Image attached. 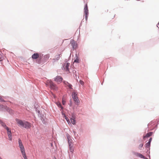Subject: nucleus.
<instances>
[{"instance_id":"45","label":"nucleus","mask_w":159,"mask_h":159,"mask_svg":"<svg viewBox=\"0 0 159 159\" xmlns=\"http://www.w3.org/2000/svg\"><path fill=\"white\" fill-rule=\"evenodd\" d=\"M159 25V22L158 23V24H157V27H158V25Z\"/></svg>"},{"instance_id":"53","label":"nucleus","mask_w":159,"mask_h":159,"mask_svg":"<svg viewBox=\"0 0 159 159\" xmlns=\"http://www.w3.org/2000/svg\"><path fill=\"white\" fill-rule=\"evenodd\" d=\"M70 106H71V103H70Z\"/></svg>"},{"instance_id":"22","label":"nucleus","mask_w":159,"mask_h":159,"mask_svg":"<svg viewBox=\"0 0 159 159\" xmlns=\"http://www.w3.org/2000/svg\"><path fill=\"white\" fill-rule=\"evenodd\" d=\"M7 135L9 140L11 141L12 139L11 133L8 134Z\"/></svg>"},{"instance_id":"35","label":"nucleus","mask_w":159,"mask_h":159,"mask_svg":"<svg viewBox=\"0 0 159 159\" xmlns=\"http://www.w3.org/2000/svg\"><path fill=\"white\" fill-rule=\"evenodd\" d=\"M72 142L73 141L72 140H69V142H68L69 146V144H70V145H72Z\"/></svg>"},{"instance_id":"37","label":"nucleus","mask_w":159,"mask_h":159,"mask_svg":"<svg viewBox=\"0 0 159 159\" xmlns=\"http://www.w3.org/2000/svg\"><path fill=\"white\" fill-rule=\"evenodd\" d=\"M66 120V121L68 123L69 122H70V120L69 119V118L66 116V117H65V118Z\"/></svg>"},{"instance_id":"6","label":"nucleus","mask_w":159,"mask_h":159,"mask_svg":"<svg viewBox=\"0 0 159 159\" xmlns=\"http://www.w3.org/2000/svg\"><path fill=\"white\" fill-rule=\"evenodd\" d=\"M77 93L76 92H73L72 93V97L74 101L76 103H78L79 101L78 99V97H77Z\"/></svg>"},{"instance_id":"9","label":"nucleus","mask_w":159,"mask_h":159,"mask_svg":"<svg viewBox=\"0 0 159 159\" xmlns=\"http://www.w3.org/2000/svg\"><path fill=\"white\" fill-rule=\"evenodd\" d=\"M75 119V116L74 115H72L71 117L70 118V120L71 123L73 125H75L76 123Z\"/></svg>"},{"instance_id":"44","label":"nucleus","mask_w":159,"mask_h":159,"mask_svg":"<svg viewBox=\"0 0 159 159\" xmlns=\"http://www.w3.org/2000/svg\"><path fill=\"white\" fill-rule=\"evenodd\" d=\"M86 1H87V0H83L84 2V3H85V2H86Z\"/></svg>"},{"instance_id":"4","label":"nucleus","mask_w":159,"mask_h":159,"mask_svg":"<svg viewBox=\"0 0 159 159\" xmlns=\"http://www.w3.org/2000/svg\"><path fill=\"white\" fill-rule=\"evenodd\" d=\"M18 143L19 147L20 149V150L22 154H24L25 153V148L23 144L22 143L20 139H18Z\"/></svg>"},{"instance_id":"51","label":"nucleus","mask_w":159,"mask_h":159,"mask_svg":"<svg viewBox=\"0 0 159 159\" xmlns=\"http://www.w3.org/2000/svg\"><path fill=\"white\" fill-rule=\"evenodd\" d=\"M73 132L74 133H75V131H73Z\"/></svg>"},{"instance_id":"42","label":"nucleus","mask_w":159,"mask_h":159,"mask_svg":"<svg viewBox=\"0 0 159 159\" xmlns=\"http://www.w3.org/2000/svg\"><path fill=\"white\" fill-rule=\"evenodd\" d=\"M61 110L62 111L61 112V114H62V115L63 116H65V114L63 112V110Z\"/></svg>"},{"instance_id":"27","label":"nucleus","mask_w":159,"mask_h":159,"mask_svg":"<svg viewBox=\"0 0 159 159\" xmlns=\"http://www.w3.org/2000/svg\"><path fill=\"white\" fill-rule=\"evenodd\" d=\"M147 151L146 152V153L148 154V157L149 158H150V155H149L150 153V150H148V148H147Z\"/></svg>"},{"instance_id":"13","label":"nucleus","mask_w":159,"mask_h":159,"mask_svg":"<svg viewBox=\"0 0 159 159\" xmlns=\"http://www.w3.org/2000/svg\"><path fill=\"white\" fill-rule=\"evenodd\" d=\"M153 134V132H150L147 133L145 135L143 136V139L144 140H145L146 138H148L151 136Z\"/></svg>"},{"instance_id":"18","label":"nucleus","mask_w":159,"mask_h":159,"mask_svg":"<svg viewBox=\"0 0 159 159\" xmlns=\"http://www.w3.org/2000/svg\"><path fill=\"white\" fill-rule=\"evenodd\" d=\"M75 56L76 57V59L74 60V62L76 63H79V57L78 56L77 54H75Z\"/></svg>"},{"instance_id":"26","label":"nucleus","mask_w":159,"mask_h":159,"mask_svg":"<svg viewBox=\"0 0 159 159\" xmlns=\"http://www.w3.org/2000/svg\"><path fill=\"white\" fill-rule=\"evenodd\" d=\"M1 125L2 126L4 129L6 128L7 127L6 124L4 123L3 122H2V123H1Z\"/></svg>"},{"instance_id":"52","label":"nucleus","mask_w":159,"mask_h":159,"mask_svg":"<svg viewBox=\"0 0 159 159\" xmlns=\"http://www.w3.org/2000/svg\"><path fill=\"white\" fill-rule=\"evenodd\" d=\"M0 159H2L1 157H0Z\"/></svg>"},{"instance_id":"19","label":"nucleus","mask_w":159,"mask_h":159,"mask_svg":"<svg viewBox=\"0 0 159 159\" xmlns=\"http://www.w3.org/2000/svg\"><path fill=\"white\" fill-rule=\"evenodd\" d=\"M60 55H57L55 56V58H53V60L54 61V62H55V61H57L58 60L60 59Z\"/></svg>"},{"instance_id":"15","label":"nucleus","mask_w":159,"mask_h":159,"mask_svg":"<svg viewBox=\"0 0 159 159\" xmlns=\"http://www.w3.org/2000/svg\"><path fill=\"white\" fill-rule=\"evenodd\" d=\"M49 57V54L45 55L44 56L43 60V61H44V63H45L47 61Z\"/></svg>"},{"instance_id":"12","label":"nucleus","mask_w":159,"mask_h":159,"mask_svg":"<svg viewBox=\"0 0 159 159\" xmlns=\"http://www.w3.org/2000/svg\"><path fill=\"white\" fill-rule=\"evenodd\" d=\"M39 54L38 53H36L33 54L31 56V58L33 59H37L39 57Z\"/></svg>"},{"instance_id":"40","label":"nucleus","mask_w":159,"mask_h":159,"mask_svg":"<svg viewBox=\"0 0 159 159\" xmlns=\"http://www.w3.org/2000/svg\"><path fill=\"white\" fill-rule=\"evenodd\" d=\"M154 123V122L153 121H152L148 125V126L149 125H152V124Z\"/></svg>"},{"instance_id":"47","label":"nucleus","mask_w":159,"mask_h":159,"mask_svg":"<svg viewBox=\"0 0 159 159\" xmlns=\"http://www.w3.org/2000/svg\"><path fill=\"white\" fill-rule=\"evenodd\" d=\"M63 116L65 118V117H66L67 116L66 114L65 116Z\"/></svg>"},{"instance_id":"16","label":"nucleus","mask_w":159,"mask_h":159,"mask_svg":"<svg viewBox=\"0 0 159 159\" xmlns=\"http://www.w3.org/2000/svg\"><path fill=\"white\" fill-rule=\"evenodd\" d=\"M56 103L59 107L61 108V110H63L64 107L62 106L61 103L60 102H57Z\"/></svg>"},{"instance_id":"41","label":"nucleus","mask_w":159,"mask_h":159,"mask_svg":"<svg viewBox=\"0 0 159 159\" xmlns=\"http://www.w3.org/2000/svg\"><path fill=\"white\" fill-rule=\"evenodd\" d=\"M152 137H151L149 138V139L148 140V142H150V143H151V142L152 141Z\"/></svg>"},{"instance_id":"33","label":"nucleus","mask_w":159,"mask_h":159,"mask_svg":"<svg viewBox=\"0 0 159 159\" xmlns=\"http://www.w3.org/2000/svg\"><path fill=\"white\" fill-rule=\"evenodd\" d=\"M45 118H44V119H43L41 120H42V123L43 124H46V121H45Z\"/></svg>"},{"instance_id":"29","label":"nucleus","mask_w":159,"mask_h":159,"mask_svg":"<svg viewBox=\"0 0 159 159\" xmlns=\"http://www.w3.org/2000/svg\"><path fill=\"white\" fill-rule=\"evenodd\" d=\"M67 86L69 87V88L71 89H72L73 88H72V85L70 84L69 83L68 84Z\"/></svg>"},{"instance_id":"30","label":"nucleus","mask_w":159,"mask_h":159,"mask_svg":"<svg viewBox=\"0 0 159 159\" xmlns=\"http://www.w3.org/2000/svg\"><path fill=\"white\" fill-rule=\"evenodd\" d=\"M39 116L40 118V120H41V119H43H43L44 118V116L43 114H41L39 115Z\"/></svg>"},{"instance_id":"17","label":"nucleus","mask_w":159,"mask_h":159,"mask_svg":"<svg viewBox=\"0 0 159 159\" xmlns=\"http://www.w3.org/2000/svg\"><path fill=\"white\" fill-rule=\"evenodd\" d=\"M151 146V143L150 142H148L146 143L145 145V146L146 148V149H147V148H148V150H150V147Z\"/></svg>"},{"instance_id":"49","label":"nucleus","mask_w":159,"mask_h":159,"mask_svg":"<svg viewBox=\"0 0 159 159\" xmlns=\"http://www.w3.org/2000/svg\"><path fill=\"white\" fill-rule=\"evenodd\" d=\"M143 159H148V158H147V157H145V158H143Z\"/></svg>"},{"instance_id":"23","label":"nucleus","mask_w":159,"mask_h":159,"mask_svg":"<svg viewBox=\"0 0 159 159\" xmlns=\"http://www.w3.org/2000/svg\"><path fill=\"white\" fill-rule=\"evenodd\" d=\"M66 136L68 142H69L70 136L69 134L68 133H67L66 134Z\"/></svg>"},{"instance_id":"3","label":"nucleus","mask_w":159,"mask_h":159,"mask_svg":"<svg viewBox=\"0 0 159 159\" xmlns=\"http://www.w3.org/2000/svg\"><path fill=\"white\" fill-rule=\"evenodd\" d=\"M5 110L8 112L10 114L13 113V111L11 109L6 106H4L0 104V111H3Z\"/></svg>"},{"instance_id":"14","label":"nucleus","mask_w":159,"mask_h":159,"mask_svg":"<svg viewBox=\"0 0 159 159\" xmlns=\"http://www.w3.org/2000/svg\"><path fill=\"white\" fill-rule=\"evenodd\" d=\"M70 64L69 63L67 62L66 64V65H65V67H64V65H63V68L64 69L66 70V71H69V66Z\"/></svg>"},{"instance_id":"31","label":"nucleus","mask_w":159,"mask_h":159,"mask_svg":"<svg viewBox=\"0 0 159 159\" xmlns=\"http://www.w3.org/2000/svg\"><path fill=\"white\" fill-rule=\"evenodd\" d=\"M22 155L23 157L24 158V159H28L25 153L24 154H22Z\"/></svg>"},{"instance_id":"7","label":"nucleus","mask_w":159,"mask_h":159,"mask_svg":"<svg viewBox=\"0 0 159 159\" xmlns=\"http://www.w3.org/2000/svg\"><path fill=\"white\" fill-rule=\"evenodd\" d=\"M70 43L71 44L72 49L73 50L76 49L78 46V45L75 41L73 40H71L70 41Z\"/></svg>"},{"instance_id":"28","label":"nucleus","mask_w":159,"mask_h":159,"mask_svg":"<svg viewBox=\"0 0 159 159\" xmlns=\"http://www.w3.org/2000/svg\"><path fill=\"white\" fill-rule=\"evenodd\" d=\"M143 143H141L139 145V146L138 147V148H139V149L141 150H142V148L143 146Z\"/></svg>"},{"instance_id":"8","label":"nucleus","mask_w":159,"mask_h":159,"mask_svg":"<svg viewBox=\"0 0 159 159\" xmlns=\"http://www.w3.org/2000/svg\"><path fill=\"white\" fill-rule=\"evenodd\" d=\"M54 79L55 81L60 82H62L63 80L62 78L60 76H57Z\"/></svg>"},{"instance_id":"32","label":"nucleus","mask_w":159,"mask_h":159,"mask_svg":"<svg viewBox=\"0 0 159 159\" xmlns=\"http://www.w3.org/2000/svg\"><path fill=\"white\" fill-rule=\"evenodd\" d=\"M0 101L1 102H5L6 101L4 100L3 99H2V96H0Z\"/></svg>"},{"instance_id":"5","label":"nucleus","mask_w":159,"mask_h":159,"mask_svg":"<svg viewBox=\"0 0 159 159\" xmlns=\"http://www.w3.org/2000/svg\"><path fill=\"white\" fill-rule=\"evenodd\" d=\"M84 10V13L85 14V19L87 21L88 20V16L89 15V10L87 3H86L85 4Z\"/></svg>"},{"instance_id":"10","label":"nucleus","mask_w":159,"mask_h":159,"mask_svg":"<svg viewBox=\"0 0 159 159\" xmlns=\"http://www.w3.org/2000/svg\"><path fill=\"white\" fill-rule=\"evenodd\" d=\"M38 59L37 60V63L39 64H43L44 63V61H43V60H42V58L41 56H40Z\"/></svg>"},{"instance_id":"50","label":"nucleus","mask_w":159,"mask_h":159,"mask_svg":"<svg viewBox=\"0 0 159 159\" xmlns=\"http://www.w3.org/2000/svg\"><path fill=\"white\" fill-rule=\"evenodd\" d=\"M54 159H57V158H56V157H54Z\"/></svg>"},{"instance_id":"39","label":"nucleus","mask_w":159,"mask_h":159,"mask_svg":"<svg viewBox=\"0 0 159 159\" xmlns=\"http://www.w3.org/2000/svg\"><path fill=\"white\" fill-rule=\"evenodd\" d=\"M63 83L65 84V85H67V84H69V83L66 81H63Z\"/></svg>"},{"instance_id":"25","label":"nucleus","mask_w":159,"mask_h":159,"mask_svg":"<svg viewBox=\"0 0 159 159\" xmlns=\"http://www.w3.org/2000/svg\"><path fill=\"white\" fill-rule=\"evenodd\" d=\"M66 101L64 98L63 97L62 99V103L63 105H65L66 104Z\"/></svg>"},{"instance_id":"1","label":"nucleus","mask_w":159,"mask_h":159,"mask_svg":"<svg viewBox=\"0 0 159 159\" xmlns=\"http://www.w3.org/2000/svg\"><path fill=\"white\" fill-rule=\"evenodd\" d=\"M15 120L18 125L20 127H23L25 129H29L31 127L30 123L27 121H23L18 118H16Z\"/></svg>"},{"instance_id":"20","label":"nucleus","mask_w":159,"mask_h":159,"mask_svg":"<svg viewBox=\"0 0 159 159\" xmlns=\"http://www.w3.org/2000/svg\"><path fill=\"white\" fill-rule=\"evenodd\" d=\"M69 149L70 151V152L73 153L74 152V149L73 146L72 145H70V144H69Z\"/></svg>"},{"instance_id":"38","label":"nucleus","mask_w":159,"mask_h":159,"mask_svg":"<svg viewBox=\"0 0 159 159\" xmlns=\"http://www.w3.org/2000/svg\"><path fill=\"white\" fill-rule=\"evenodd\" d=\"M3 97L5 99H8L10 98V97L8 96H3Z\"/></svg>"},{"instance_id":"34","label":"nucleus","mask_w":159,"mask_h":159,"mask_svg":"<svg viewBox=\"0 0 159 159\" xmlns=\"http://www.w3.org/2000/svg\"><path fill=\"white\" fill-rule=\"evenodd\" d=\"M1 52H0V61H2L3 59V57H2V55H1Z\"/></svg>"},{"instance_id":"21","label":"nucleus","mask_w":159,"mask_h":159,"mask_svg":"<svg viewBox=\"0 0 159 159\" xmlns=\"http://www.w3.org/2000/svg\"><path fill=\"white\" fill-rule=\"evenodd\" d=\"M5 129L7 131V134H9L11 133V130L9 129V128L8 127H7Z\"/></svg>"},{"instance_id":"36","label":"nucleus","mask_w":159,"mask_h":159,"mask_svg":"<svg viewBox=\"0 0 159 159\" xmlns=\"http://www.w3.org/2000/svg\"><path fill=\"white\" fill-rule=\"evenodd\" d=\"M79 83L82 85H83L84 84V82L82 80H80L79 81Z\"/></svg>"},{"instance_id":"43","label":"nucleus","mask_w":159,"mask_h":159,"mask_svg":"<svg viewBox=\"0 0 159 159\" xmlns=\"http://www.w3.org/2000/svg\"><path fill=\"white\" fill-rule=\"evenodd\" d=\"M3 122V121L1 120H0V124H1V123H2V122Z\"/></svg>"},{"instance_id":"48","label":"nucleus","mask_w":159,"mask_h":159,"mask_svg":"<svg viewBox=\"0 0 159 159\" xmlns=\"http://www.w3.org/2000/svg\"><path fill=\"white\" fill-rule=\"evenodd\" d=\"M158 124L155 126V127L156 128H157V127Z\"/></svg>"},{"instance_id":"46","label":"nucleus","mask_w":159,"mask_h":159,"mask_svg":"<svg viewBox=\"0 0 159 159\" xmlns=\"http://www.w3.org/2000/svg\"><path fill=\"white\" fill-rule=\"evenodd\" d=\"M21 105H23V104H24V103H23V102H21Z\"/></svg>"},{"instance_id":"2","label":"nucleus","mask_w":159,"mask_h":159,"mask_svg":"<svg viewBox=\"0 0 159 159\" xmlns=\"http://www.w3.org/2000/svg\"><path fill=\"white\" fill-rule=\"evenodd\" d=\"M47 86H49L51 89L54 90H57V87L51 80H48L46 84Z\"/></svg>"},{"instance_id":"11","label":"nucleus","mask_w":159,"mask_h":159,"mask_svg":"<svg viewBox=\"0 0 159 159\" xmlns=\"http://www.w3.org/2000/svg\"><path fill=\"white\" fill-rule=\"evenodd\" d=\"M133 153L135 156H138L141 158L143 159L145 158V157L140 153L134 152Z\"/></svg>"},{"instance_id":"24","label":"nucleus","mask_w":159,"mask_h":159,"mask_svg":"<svg viewBox=\"0 0 159 159\" xmlns=\"http://www.w3.org/2000/svg\"><path fill=\"white\" fill-rule=\"evenodd\" d=\"M34 108L35 109L36 111L38 112L39 116V115L42 114L40 113V111L39 110H38L37 108H36L35 107H34Z\"/></svg>"}]
</instances>
